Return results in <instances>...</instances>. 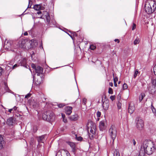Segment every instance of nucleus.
Wrapping results in <instances>:
<instances>
[{
	"mask_svg": "<svg viewBox=\"0 0 156 156\" xmlns=\"http://www.w3.org/2000/svg\"><path fill=\"white\" fill-rule=\"evenodd\" d=\"M37 14L38 15H41L40 16V17H38V18H42V15H41L42 14V12L41 11H38L37 12Z\"/></svg>",
	"mask_w": 156,
	"mask_h": 156,
	"instance_id": "40",
	"label": "nucleus"
},
{
	"mask_svg": "<svg viewBox=\"0 0 156 156\" xmlns=\"http://www.w3.org/2000/svg\"><path fill=\"white\" fill-rule=\"evenodd\" d=\"M114 41L115 42L117 41L118 42V43H119V40L118 39H115V40Z\"/></svg>",
	"mask_w": 156,
	"mask_h": 156,
	"instance_id": "55",
	"label": "nucleus"
},
{
	"mask_svg": "<svg viewBox=\"0 0 156 156\" xmlns=\"http://www.w3.org/2000/svg\"><path fill=\"white\" fill-rule=\"evenodd\" d=\"M120 82H120V81H119V82H118V83H119H119H120Z\"/></svg>",
	"mask_w": 156,
	"mask_h": 156,
	"instance_id": "64",
	"label": "nucleus"
},
{
	"mask_svg": "<svg viewBox=\"0 0 156 156\" xmlns=\"http://www.w3.org/2000/svg\"><path fill=\"white\" fill-rule=\"evenodd\" d=\"M115 95L111 96L110 97V98L112 101H113L115 99Z\"/></svg>",
	"mask_w": 156,
	"mask_h": 156,
	"instance_id": "44",
	"label": "nucleus"
},
{
	"mask_svg": "<svg viewBox=\"0 0 156 156\" xmlns=\"http://www.w3.org/2000/svg\"><path fill=\"white\" fill-rule=\"evenodd\" d=\"M102 101L103 102L102 106L103 108L105 110H107L109 106V101L106 99L104 100V101H103L104 100L103 99Z\"/></svg>",
	"mask_w": 156,
	"mask_h": 156,
	"instance_id": "10",
	"label": "nucleus"
},
{
	"mask_svg": "<svg viewBox=\"0 0 156 156\" xmlns=\"http://www.w3.org/2000/svg\"><path fill=\"white\" fill-rule=\"evenodd\" d=\"M62 119H63V118H65V115L63 114H62Z\"/></svg>",
	"mask_w": 156,
	"mask_h": 156,
	"instance_id": "54",
	"label": "nucleus"
},
{
	"mask_svg": "<svg viewBox=\"0 0 156 156\" xmlns=\"http://www.w3.org/2000/svg\"><path fill=\"white\" fill-rule=\"evenodd\" d=\"M109 134L111 137L110 140H108L107 142L111 147L114 145V141L117 136V131L116 127L114 126H112L109 130Z\"/></svg>",
	"mask_w": 156,
	"mask_h": 156,
	"instance_id": "2",
	"label": "nucleus"
},
{
	"mask_svg": "<svg viewBox=\"0 0 156 156\" xmlns=\"http://www.w3.org/2000/svg\"><path fill=\"white\" fill-rule=\"evenodd\" d=\"M66 143L70 146L72 148V151L75 154L76 151V148L75 143L70 141H66Z\"/></svg>",
	"mask_w": 156,
	"mask_h": 156,
	"instance_id": "9",
	"label": "nucleus"
},
{
	"mask_svg": "<svg viewBox=\"0 0 156 156\" xmlns=\"http://www.w3.org/2000/svg\"><path fill=\"white\" fill-rule=\"evenodd\" d=\"M78 115L76 113L69 117V119L71 121H76L78 119Z\"/></svg>",
	"mask_w": 156,
	"mask_h": 156,
	"instance_id": "18",
	"label": "nucleus"
},
{
	"mask_svg": "<svg viewBox=\"0 0 156 156\" xmlns=\"http://www.w3.org/2000/svg\"><path fill=\"white\" fill-rule=\"evenodd\" d=\"M145 96V95L144 93H141L140 94L139 98L140 102H141L142 100Z\"/></svg>",
	"mask_w": 156,
	"mask_h": 156,
	"instance_id": "27",
	"label": "nucleus"
},
{
	"mask_svg": "<svg viewBox=\"0 0 156 156\" xmlns=\"http://www.w3.org/2000/svg\"><path fill=\"white\" fill-rule=\"evenodd\" d=\"M93 127H95L96 125L94 122L91 120H88L87 124V127L88 130L92 128Z\"/></svg>",
	"mask_w": 156,
	"mask_h": 156,
	"instance_id": "14",
	"label": "nucleus"
},
{
	"mask_svg": "<svg viewBox=\"0 0 156 156\" xmlns=\"http://www.w3.org/2000/svg\"><path fill=\"white\" fill-rule=\"evenodd\" d=\"M18 108L16 106H15L12 108L9 109L8 111L10 113L13 112L14 111L17 110Z\"/></svg>",
	"mask_w": 156,
	"mask_h": 156,
	"instance_id": "25",
	"label": "nucleus"
},
{
	"mask_svg": "<svg viewBox=\"0 0 156 156\" xmlns=\"http://www.w3.org/2000/svg\"><path fill=\"white\" fill-rule=\"evenodd\" d=\"M44 138V135H42L37 137V141L39 143H42V141Z\"/></svg>",
	"mask_w": 156,
	"mask_h": 156,
	"instance_id": "24",
	"label": "nucleus"
},
{
	"mask_svg": "<svg viewBox=\"0 0 156 156\" xmlns=\"http://www.w3.org/2000/svg\"><path fill=\"white\" fill-rule=\"evenodd\" d=\"M16 118L14 117H10L7 119L6 124L9 126H13L16 123Z\"/></svg>",
	"mask_w": 156,
	"mask_h": 156,
	"instance_id": "7",
	"label": "nucleus"
},
{
	"mask_svg": "<svg viewBox=\"0 0 156 156\" xmlns=\"http://www.w3.org/2000/svg\"><path fill=\"white\" fill-rule=\"evenodd\" d=\"M154 72L155 75L156 76V64L154 67Z\"/></svg>",
	"mask_w": 156,
	"mask_h": 156,
	"instance_id": "46",
	"label": "nucleus"
},
{
	"mask_svg": "<svg viewBox=\"0 0 156 156\" xmlns=\"http://www.w3.org/2000/svg\"><path fill=\"white\" fill-rule=\"evenodd\" d=\"M19 66V65L18 66L17 64H16L13 66L12 67V69H14L16 68V67H17V66Z\"/></svg>",
	"mask_w": 156,
	"mask_h": 156,
	"instance_id": "50",
	"label": "nucleus"
},
{
	"mask_svg": "<svg viewBox=\"0 0 156 156\" xmlns=\"http://www.w3.org/2000/svg\"><path fill=\"white\" fill-rule=\"evenodd\" d=\"M63 120L64 122H67V120L65 118L63 119Z\"/></svg>",
	"mask_w": 156,
	"mask_h": 156,
	"instance_id": "52",
	"label": "nucleus"
},
{
	"mask_svg": "<svg viewBox=\"0 0 156 156\" xmlns=\"http://www.w3.org/2000/svg\"><path fill=\"white\" fill-rule=\"evenodd\" d=\"M27 41L25 40H21L17 44L18 48L25 49H26V43Z\"/></svg>",
	"mask_w": 156,
	"mask_h": 156,
	"instance_id": "6",
	"label": "nucleus"
},
{
	"mask_svg": "<svg viewBox=\"0 0 156 156\" xmlns=\"http://www.w3.org/2000/svg\"><path fill=\"white\" fill-rule=\"evenodd\" d=\"M3 71V69L1 67H0V76L2 75Z\"/></svg>",
	"mask_w": 156,
	"mask_h": 156,
	"instance_id": "48",
	"label": "nucleus"
},
{
	"mask_svg": "<svg viewBox=\"0 0 156 156\" xmlns=\"http://www.w3.org/2000/svg\"><path fill=\"white\" fill-rule=\"evenodd\" d=\"M67 34L72 38L73 39V35H72V34H71L70 35V34H69L68 33H67Z\"/></svg>",
	"mask_w": 156,
	"mask_h": 156,
	"instance_id": "60",
	"label": "nucleus"
},
{
	"mask_svg": "<svg viewBox=\"0 0 156 156\" xmlns=\"http://www.w3.org/2000/svg\"><path fill=\"white\" fill-rule=\"evenodd\" d=\"M30 2H32L31 1H30V0H29V5H28V6L27 8H31V5H30V6L29 5V4H30Z\"/></svg>",
	"mask_w": 156,
	"mask_h": 156,
	"instance_id": "53",
	"label": "nucleus"
},
{
	"mask_svg": "<svg viewBox=\"0 0 156 156\" xmlns=\"http://www.w3.org/2000/svg\"><path fill=\"white\" fill-rule=\"evenodd\" d=\"M127 87H128L127 84L126 83H124L122 86V88L123 89H127Z\"/></svg>",
	"mask_w": 156,
	"mask_h": 156,
	"instance_id": "35",
	"label": "nucleus"
},
{
	"mask_svg": "<svg viewBox=\"0 0 156 156\" xmlns=\"http://www.w3.org/2000/svg\"><path fill=\"white\" fill-rule=\"evenodd\" d=\"M151 108H152V111L154 113V115H155V116H156V110L155 109L154 106L152 105V104H151Z\"/></svg>",
	"mask_w": 156,
	"mask_h": 156,
	"instance_id": "31",
	"label": "nucleus"
},
{
	"mask_svg": "<svg viewBox=\"0 0 156 156\" xmlns=\"http://www.w3.org/2000/svg\"><path fill=\"white\" fill-rule=\"evenodd\" d=\"M90 133H89V136L90 139L92 140L95 136L96 134L95 129H96V127H93L92 128H90Z\"/></svg>",
	"mask_w": 156,
	"mask_h": 156,
	"instance_id": "8",
	"label": "nucleus"
},
{
	"mask_svg": "<svg viewBox=\"0 0 156 156\" xmlns=\"http://www.w3.org/2000/svg\"><path fill=\"white\" fill-rule=\"evenodd\" d=\"M45 16L48 24L49 23H50V17L48 13L46 11H45Z\"/></svg>",
	"mask_w": 156,
	"mask_h": 156,
	"instance_id": "19",
	"label": "nucleus"
},
{
	"mask_svg": "<svg viewBox=\"0 0 156 156\" xmlns=\"http://www.w3.org/2000/svg\"><path fill=\"white\" fill-rule=\"evenodd\" d=\"M132 142L133 145H135L136 144V142L134 139H133V140H132Z\"/></svg>",
	"mask_w": 156,
	"mask_h": 156,
	"instance_id": "51",
	"label": "nucleus"
},
{
	"mask_svg": "<svg viewBox=\"0 0 156 156\" xmlns=\"http://www.w3.org/2000/svg\"><path fill=\"white\" fill-rule=\"evenodd\" d=\"M97 116L98 117H99L101 115V112L99 111H98L97 112Z\"/></svg>",
	"mask_w": 156,
	"mask_h": 156,
	"instance_id": "45",
	"label": "nucleus"
},
{
	"mask_svg": "<svg viewBox=\"0 0 156 156\" xmlns=\"http://www.w3.org/2000/svg\"><path fill=\"white\" fill-rule=\"evenodd\" d=\"M105 121H102L100 122L99 125V127L100 130L103 131L105 129Z\"/></svg>",
	"mask_w": 156,
	"mask_h": 156,
	"instance_id": "17",
	"label": "nucleus"
},
{
	"mask_svg": "<svg viewBox=\"0 0 156 156\" xmlns=\"http://www.w3.org/2000/svg\"><path fill=\"white\" fill-rule=\"evenodd\" d=\"M44 101H43H43H45L46 98H44Z\"/></svg>",
	"mask_w": 156,
	"mask_h": 156,
	"instance_id": "61",
	"label": "nucleus"
},
{
	"mask_svg": "<svg viewBox=\"0 0 156 156\" xmlns=\"http://www.w3.org/2000/svg\"><path fill=\"white\" fill-rule=\"evenodd\" d=\"M118 80V78L117 77H114V82H117Z\"/></svg>",
	"mask_w": 156,
	"mask_h": 156,
	"instance_id": "47",
	"label": "nucleus"
},
{
	"mask_svg": "<svg viewBox=\"0 0 156 156\" xmlns=\"http://www.w3.org/2000/svg\"><path fill=\"white\" fill-rule=\"evenodd\" d=\"M114 84L115 87H116L117 86V84L116 83V82H114Z\"/></svg>",
	"mask_w": 156,
	"mask_h": 156,
	"instance_id": "58",
	"label": "nucleus"
},
{
	"mask_svg": "<svg viewBox=\"0 0 156 156\" xmlns=\"http://www.w3.org/2000/svg\"><path fill=\"white\" fill-rule=\"evenodd\" d=\"M152 81L153 85L156 87V78L152 80Z\"/></svg>",
	"mask_w": 156,
	"mask_h": 156,
	"instance_id": "33",
	"label": "nucleus"
},
{
	"mask_svg": "<svg viewBox=\"0 0 156 156\" xmlns=\"http://www.w3.org/2000/svg\"><path fill=\"white\" fill-rule=\"evenodd\" d=\"M109 85L111 87H112L113 86V84L112 83H109Z\"/></svg>",
	"mask_w": 156,
	"mask_h": 156,
	"instance_id": "59",
	"label": "nucleus"
},
{
	"mask_svg": "<svg viewBox=\"0 0 156 156\" xmlns=\"http://www.w3.org/2000/svg\"><path fill=\"white\" fill-rule=\"evenodd\" d=\"M5 90L6 92H9L10 91V90L9 89L8 86H7L6 87H4Z\"/></svg>",
	"mask_w": 156,
	"mask_h": 156,
	"instance_id": "36",
	"label": "nucleus"
},
{
	"mask_svg": "<svg viewBox=\"0 0 156 156\" xmlns=\"http://www.w3.org/2000/svg\"><path fill=\"white\" fill-rule=\"evenodd\" d=\"M141 148L144 150L145 153L148 155L152 154L155 150L154 147L152 146L150 142L147 140L143 142Z\"/></svg>",
	"mask_w": 156,
	"mask_h": 156,
	"instance_id": "1",
	"label": "nucleus"
},
{
	"mask_svg": "<svg viewBox=\"0 0 156 156\" xmlns=\"http://www.w3.org/2000/svg\"><path fill=\"white\" fill-rule=\"evenodd\" d=\"M38 129L37 127L36 126H34L33 127V132L34 133H36Z\"/></svg>",
	"mask_w": 156,
	"mask_h": 156,
	"instance_id": "29",
	"label": "nucleus"
},
{
	"mask_svg": "<svg viewBox=\"0 0 156 156\" xmlns=\"http://www.w3.org/2000/svg\"><path fill=\"white\" fill-rule=\"evenodd\" d=\"M5 144V142L3 140V138L2 136L0 135V150L3 147Z\"/></svg>",
	"mask_w": 156,
	"mask_h": 156,
	"instance_id": "20",
	"label": "nucleus"
},
{
	"mask_svg": "<svg viewBox=\"0 0 156 156\" xmlns=\"http://www.w3.org/2000/svg\"><path fill=\"white\" fill-rule=\"evenodd\" d=\"M31 105L34 108H36L38 107L39 103L37 101L33 100V101L31 103Z\"/></svg>",
	"mask_w": 156,
	"mask_h": 156,
	"instance_id": "22",
	"label": "nucleus"
},
{
	"mask_svg": "<svg viewBox=\"0 0 156 156\" xmlns=\"http://www.w3.org/2000/svg\"><path fill=\"white\" fill-rule=\"evenodd\" d=\"M65 106V104L64 103H61L58 105V106L59 108H62Z\"/></svg>",
	"mask_w": 156,
	"mask_h": 156,
	"instance_id": "38",
	"label": "nucleus"
},
{
	"mask_svg": "<svg viewBox=\"0 0 156 156\" xmlns=\"http://www.w3.org/2000/svg\"><path fill=\"white\" fill-rule=\"evenodd\" d=\"M140 42V41L139 40V38H136L134 41V44L135 45L139 43Z\"/></svg>",
	"mask_w": 156,
	"mask_h": 156,
	"instance_id": "32",
	"label": "nucleus"
},
{
	"mask_svg": "<svg viewBox=\"0 0 156 156\" xmlns=\"http://www.w3.org/2000/svg\"><path fill=\"white\" fill-rule=\"evenodd\" d=\"M117 105L118 107V109H120L121 107V104L119 102L117 103Z\"/></svg>",
	"mask_w": 156,
	"mask_h": 156,
	"instance_id": "42",
	"label": "nucleus"
},
{
	"mask_svg": "<svg viewBox=\"0 0 156 156\" xmlns=\"http://www.w3.org/2000/svg\"><path fill=\"white\" fill-rule=\"evenodd\" d=\"M76 140H78V141H81L82 139H83V138L81 136H79V137H77V135H76Z\"/></svg>",
	"mask_w": 156,
	"mask_h": 156,
	"instance_id": "39",
	"label": "nucleus"
},
{
	"mask_svg": "<svg viewBox=\"0 0 156 156\" xmlns=\"http://www.w3.org/2000/svg\"><path fill=\"white\" fill-rule=\"evenodd\" d=\"M145 8L146 12L148 14H151L154 12L148 4L145 5Z\"/></svg>",
	"mask_w": 156,
	"mask_h": 156,
	"instance_id": "11",
	"label": "nucleus"
},
{
	"mask_svg": "<svg viewBox=\"0 0 156 156\" xmlns=\"http://www.w3.org/2000/svg\"><path fill=\"white\" fill-rule=\"evenodd\" d=\"M4 84L5 87L8 86L7 83L5 82H4Z\"/></svg>",
	"mask_w": 156,
	"mask_h": 156,
	"instance_id": "57",
	"label": "nucleus"
},
{
	"mask_svg": "<svg viewBox=\"0 0 156 156\" xmlns=\"http://www.w3.org/2000/svg\"><path fill=\"white\" fill-rule=\"evenodd\" d=\"M113 156H120L119 151L117 149L115 150L113 154Z\"/></svg>",
	"mask_w": 156,
	"mask_h": 156,
	"instance_id": "26",
	"label": "nucleus"
},
{
	"mask_svg": "<svg viewBox=\"0 0 156 156\" xmlns=\"http://www.w3.org/2000/svg\"><path fill=\"white\" fill-rule=\"evenodd\" d=\"M139 73V72L138 70L136 69L134 72V78H136L137 76V74Z\"/></svg>",
	"mask_w": 156,
	"mask_h": 156,
	"instance_id": "30",
	"label": "nucleus"
},
{
	"mask_svg": "<svg viewBox=\"0 0 156 156\" xmlns=\"http://www.w3.org/2000/svg\"><path fill=\"white\" fill-rule=\"evenodd\" d=\"M108 93L109 94H113V91L112 89L111 88L109 87V88Z\"/></svg>",
	"mask_w": 156,
	"mask_h": 156,
	"instance_id": "37",
	"label": "nucleus"
},
{
	"mask_svg": "<svg viewBox=\"0 0 156 156\" xmlns=\"http://www.w3.org/2000/svg\"><path fill=\"white\" fill-rule=\"evenodd\" d=\"M19 65L21 66L24 67H25L28 68L29 66L27 64V61L26 58H23L22 59L19 61Z\"/></svg>",
	"mask_w": 156,
	"mask_h": 156,
	"instance_id": "12",
	"label": "nucleus"
},
{
	"mask_svg": "<svg viewBox=\"0 0 156 156\" xmlns=\"http://www.w3.org/2000/svg\"><path fill=\"white\" fill-rule=\"evenodd\" d=\"M42 118L48 122L53 121L55 119V115L52 111L48 110L43 113Z\"/></svg>",
	"mask_w": 156,
	"mask_h": 156,
	"instance_id": "3",
	"label": "nucleus"
},
{
	"mask_svg": "<svg viewBox=\"0 0 156 156\" xmlns=\"http://www.w3.org/2000/svg\"><path fill=\"white\" fill-rule=\"evenodd\" d=\"M33 8L36 10L39 11L41 10V6L40 5H35L34 6Z\"/></svg>",
	"mask_w": 156,
	"mask_h": 156,
	"instance_id": "23",
	"label": "nucleus"
},
{
	"mask_svg": "<svg viewBox=\"0 0 156 156\" xmlns=\"http://www.w3.org/2000/svg\"><path fill=\"white\" fill-rule=\"evenodd\" d=\"M24 36H27L28 35V33L27 32H26L25 33H24Z\"/></svg>",
	"mask_w": 156,
	"mask_h": 156,
	"instance_id": "56",
	"label": "nucleus"
},
{
	"mask_svg": "<svg viewBox=\"0 0 156 156\" xmlns=\"http://www.w3.org/2000/svg\"><path fill=\"white\" fill-rule=\"evenodd\" d=\"M32 67L35 70L36 74L37 76H40V75L43 76V68L40 66H36L34 63H32L31 65Z\"/></svg>",
	"mask_w": 156,
	"mask_h": 156,
	"instance_id": "4",
	"label": "nucleus"
},
{
	"mask_svg": "<svg viewBox=\"0 0 156 156\" xmlns=\"http://www.w3.org/2000/svg\"><path fill=\"white\" fill-rule=\"evenodd\" d=\"M48 25L51 27L55 26V22L54 20H52L51 22H50V23H49Z\"/></svg>",
	"mask_w": 156,
	"mask_h": 156,
	"instance_id": "28",
	"label": "nucleus"
},
{
	"mask_svg": "<svg viewBox=\"0 0 156 156\" xmlns=\"http://www.w3.org/2000/svg\"><path fill=\"white\" fill-rule=\"evenodd\" d=\"M86 101V100H85V101L84 99L83 100V101L84 102L85 101Z\"/></svg>",
	"mask_w": 156,
	"mask_h": 156,
	"instance_id": "63",
	"label": "nucleus"
},
{
	"mask_svg": "<svg viewBox=\"0 0 156 156\" xmlns=\"http://www.w3.org/2000/svg\"><path fill=\"white\" fill-rule=\"evenodd\" d=\"M136 24L134 23H133V25L132 27V30H134V29H135L136 28Z\"/></svg>",
	"mask_w": 156,
	"mask_h": 156,
	"instance_id": "43",
	"label": "nucleus"
},
{
	"mask_svg": "<svg viewBox=\"0 0 156 156\" xmlns=\"http://www.w3.org/2000/svg\"><path fill=\"white\" fill-rule=\"evenodd\" d=\"M73 36H77V34H76V32H73Z\"/></svg>",
	"mask_w": 156,
	"mask_h": 156,
	"instance_id": "49",
	"label": "nucleus"
},
{
	"mask_svg": "<svg viewBox=\"0 0 156 156\" xmlns=\"http://www.w3.org/2000/svg\"><path fill=\"white\" fill-rule=\"evenodd\" d=\"M96 48V47L93 45H90V48L92 50H94Z\"/></svg>",
	"mask_w": 156,
	"mask_h": 156,
	"instance_id": "34",
	"label": "nucleus"
},
{
	"mask_svg": "<svg viewBox=\"0 0 156 156\" xmlns=\"http://www.w3.org/2000/svg\"><path fill=\"white\" fill-rule=\"evenodd\" d=\"M135 110V107L133 104H129L128 108V112L130 114L133 113Z\"/></svg>",
	"mask_w": 156,
	"mask_h": 156,
	"instance_id": "16",
	"label": "nucleus"
},
{
	"mask_svg": "<svg viewBox=\"0 0 156 156\" xmlns=\"http://www.w3.org/2000/svg\"><path fill=\"white\" fill-rule=\"evenodd\" d=\"M144 126L143 121L139 118H137L136 122V127L139 130H141L143 129Z\"/></svg>",
	"mask_w": 156,
	"mask_h": 156,
	"instance_id": "5",
	"label": "nucleus"
},
{
	"mask_svg": "<svg viewBox=\"0 0 156 156\" xmlns=\"http://www.w3.org/2000/svg\"><path fill=\"white\" fill-rule=\"evenodd\" d=\"M43 76L42 75L41 76H38V77L37 78V80H36V83L37 85L40 84L41 83H42L43 81Z\"/></svg>",
	"mask_w": 156,
	"mask_h": 156,
	"instance_id": "21",
	"label": "nucleus"
},
{
	"mask_svg": "<svg viewBox=\"0 0 156 156\" xmlns=\"http://www.w3.org/2000/svg\"><path fill=\"white\" fill-rule=\"evenodd\" d=\"M148 5L153 11H155L156 9V2L154 0H151Z\"/></svg>",
	"mask_w": 156,
	"mask_h": 156,
	"instance_id": "13",
	"label": "nucleus"
},
{
	"mask_svg": "<svg viewBox=\"0 0 156 156\" xmlns=\"http://www.w3.org/2000/svg\"><path fill=\"white\" fill-rule=\"evenodd\" d=\"M73 108L70 106H67L65 108V113L68 115H69L72 113Z\"/></svg>",
	"mask_w": 156,
	"mask_h": 156,
	"instance_id": "15",
	"label": "nucleus"
},
{
	"mask_svg": "<svg viewBox=\"0 0 156 156\" xmlns=\"http://www.w3.org/2000/svg\"><path fill=\"white\" fill-rule=\"evenodd\" d=\"M86 101V100H85V101L84 99L83 100V101L84 102L85 101Z\"/></svg>",
	"mask_w": 156,
	"mask_h": 156,
	"instance_id": "62",
	"label": "nucleus"
},
{
	"mask_svg": "<svg viewBox=\"0 0 156 156\" xmlns=\"http://www.w3.org/2000/svg\"><path fill=\"white\" fill-rule=\"evenodd\" d=\"M31 95V94L30 93H28L27 95H26L25 98H28L30 97Z\"/></svg>",
	"mask_w": 156,
	"mask_h": 156,
	"instance_id": "41",
	"label": "nucleus"
}]
</instances>
